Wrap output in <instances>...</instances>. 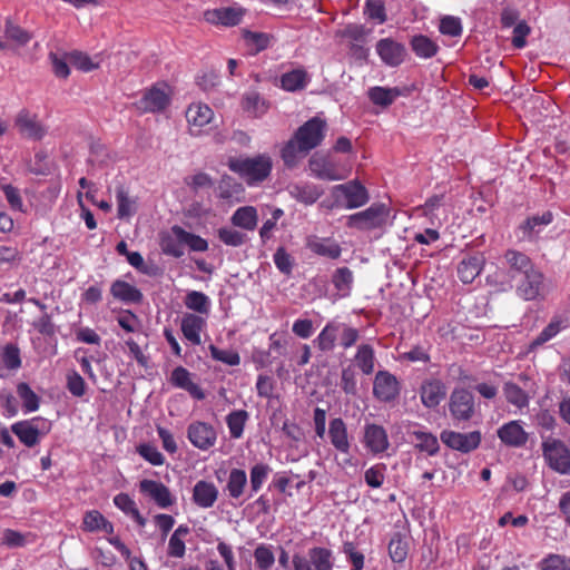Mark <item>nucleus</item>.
I'll return each mask as SVG.
<instances>
[{
	"label": "nucleus",
	"mask_w": 570,
	"mask_h": 570,
	"mask_svg": "<svg viewBox=\"0 0 570 570\" xmlns=\"http://www.w3.org/2000/svg\"><path fill=\"white\" fill-rule=\"evenodd\" d=\"M274 263L278 271L285 275H289L293 269L294 259L293 257L285 250L284 247H279L276 249L274 254Z\"/></svg>",
	"instance_id": "64"
},
{
	"label": "nucleus",
	"mask_w": 570,
	"mask_h": 570,
	"mask_svg": "<svg viewBox=\"0 0 570 570\" xmlns=\"http://www.w3.org/2000/svg\"><path fill=\"white\" fill-rule=\"evenodd\" d=\"M269 472V466L264 463H257L254 466H252L249 475L250 492L247 497L248 499L252 498L254 493L261 490V488L267 480Z\"/></svg>",
	"instance_id": "52"
},
{
	"label": "nucleus",
	"mask_w": 570,
	"mask_h": 570,
	"mask_svg": "<svg viewBox=\"0 0 570 570\" xmlns=\"http://www.w3.org/2000/svg\"><path fill=\"white\" fill-rule=\"evenodd\" d=\"M187 439L195 448L207 451L216 444L217 433L212 424L195 421L187 428Z\"/></svg>",
	"instance_id": "12"
},
{
	"label": "nucleus",
	"mask_w": 570,
	"mask_h": 570,
	"mask_svg": "<svg viewBox=\"0 0 570 570\" xmlns=\"http://www.w3.org/2000/svg\"><path fill=\"white\" fill-rule=\"evenodd\" d=\"M449 412L456 422H468L476 414L474 395L465 387H455L449 397Z\"/></svg>",
	"instance_id": "4"
},
{
	"label": "nucleus",
	"mask_w": 570,
	"mask_h": 570,
	"mask_svg": "<svg viewBox=\"0 0 570 570\" xmlns=\"http://www.w3.org/2000/svg\"><path fill=\"white\" fill-rule=\"evenodd\" d=\"M247 420L248 413L245 410L233 411L227 415L226 423L233 439H239L243 435Z\"/></svg>",
	"instance_id": "51"
},
{
	"label": "nucleus",
	"mask_w": 570,
	"mask_h": 570,
	"mask_svg": "<svg viewBox=\"0 0 570 570\" xmlns=\"http://www.w3.org/2000/svg\"><path fill=\"white\" fill-rule=\"evenodd\" d=\"M282 88L287 91L303 89L307 83V73L302 69L286 72L281 78Z\"/></svg>",
	"instance_id": "48"
},
{
	"label": "nucleus",
	"mask_w": 570,
	"mask_h": 570,
	"mask_svg": "<svg viewBox=\"0 0 570 570\" xmlns=\"http://www.w3.org/2000/svg\"><path fill=\"white\" fill-rule=\"evenodd\" d=\"M333 284L335 288L346 296L353 284V273L348 267H340L333 275Z\"/></svg>",
	"instance_id": "55"
},
{
	"label": "nucleus",
	"mask_w": 570,
	"mask_h": 570,
	"mask_svg": "<svg viewBox=\"0 0 570 570\" xmlns=\"http://www.w3.org/2000/svg\"><path fill=\"white\" fill-rule=\"evenodd\" d=\"M85 531L96 532L104 531L108 534L114 532V525L99 511L91 510L86 512L82 520Z\"/></svg>",
	"instance_id": "37"
},
{
	"label": "nucleus",
	"mask_w": 570,
	"mask_h": 570,
	"mask_svg": "<svg viewBox=\"0 0 570 570\" xmlns=\"http://www.w3.org/2000/svg\"><path fill=\"white\" fill-rule=\"evenodd\" d=\"M385 472L386 465L384 463L372 465L364 473L365 483L374 489L381 488L385 480Z\"/></svg>",
	"instance_id": "56"
},
{
	"label": "nucleus",
	"mask_w": 570,
	"mask_h": 570,
	"mask_svg": "<svg viewBox=\"0 0 570 570\" xmlns=\"http://www.w3.org/2000/svg\"><path fill=\"white\" fill-rule=\"evenodd\" d=\"M561 331V323L559 321L550 322L541 333L531 342L530 348L534 350L548 341L552 340Z\"/></svg>",
	"instance_id": "59"
},
{
	"label": "nucleus",
	"mask_w": 570,
	"mask_h": 570,
	"mask_svg": "<svg viewBox=\"0 0 570 570\" xmlns=\"http://www.w3.org/2000/svg\"><path fill=\"white\" fill-rule=\"evenodd\" d=\"M227 166L253 186L267 179L272 173L273 160L267 154H258L254 157H229Z\"/></svg>",
	"instance_id": "1"
},
{
	"label": "nucleus",
	"mask_w": 570,
	"mask_h": 570,
	"mask_svg": "<svg viewBox=\"0 0 570 570\" xmlns=\"http://www.w3.org/2000/svg\"><path fill=\"white\" fill-rule=\"evenodd\" d=\"M289 195L305 205L314 204L323 194V189L313 183H297L288 186Z\"/></svg>",
	"instance_id": "29"
},
{
	"label": "nucleus",
	"mask_w": 570,
	"mask_h": 570,
	"mask_svg": "<svg viewBox=\"0 0 570 570\" xmlns=\"http://www.w3.org/2000/svg\"><path fill=\"white\" fill-rule=\"evenodd\" d=\"M301 149V142L293 136L282 148L281 158L286 168H295L302 158L307 155Z\"/></svg>",
	"instance_id": "35"
},
{
	"label": "nucleus",
	"mask_w": 570,
	"mask_h": 570,
	"mask_svg": "<svg viewBox=\"0 0 570 570\" xmlns=\"http://www.w3.org/2000/svg\"><path fill=\"white\" fill-rule=\"evenodd\" d=\"M410 45H411L413 52L417 57L423 58V59H429V58L434 57L439 49L438 45L433 40H431L429 37L423 36V35L414 36L411 39Z\"/></svg>",
	"instance_id": "44"
},
{
	"label": "nucleus",
	"mask_w": 570,
	"mask_h": 570,
	"mask_svg": "<svg viewBox=\"0 0 570 570\" xmlns=\"http://www.w3.org/2000/svg\"><path fill=\"white\" fill-rule=\"evenodd\" d=\"M234 227L245 230H254L258 223V213L254 206H243L237 208L230 217Z\"/></svg>",
	"instance_id": "34"
},
{
	"label": "nucleus",
	"mask_w": 570,
	"mask_h": 570,
	"mask_svg": "<svg viewBox=\"0 0 570 570\" xmlns=\"http://www.w3.org/2000/svg\"><path fill=\"white\" fill-rule=\"evenodd\" d=\"M498 436L502 443L511 448L523 446L528 441V433L519 421H510L498 430Z\"/></svg>",
	"instance_id": "23"
},
{
	"label": "nucleus",
	"mask_w": 570,
	"mask_h": 570,
	"mask_svg": "<svg viewBox=\"0 0 570 570\" xmlns=\"http://www.w3.org/2000/svg\"><path fill=\"white\" fill-rule=\"evenodd\" d=\"M328 438L335 450L343 454H348L351 450V441L348 438L346 423L341 417L330 421Z\"/></svg>",
	"instance_id": "22"
},
{
	"label": "nucleus",
	"mask_w": 570,
	"mask_h": 570,
	"mask_svg": "<svg viewBox=\"0 0 570 570\" xmlns=\"http://www.w3.org/2000/svg\"><path fill=\"white\" fill-rule=\"evenodd\" d=\"M50 430V421L41 416L19 421L11 425L12 433L28 448L37 445Z\"/></svg>",
	"instance_id": "3"
},
{
	"label": "nucleus",
	"mask_w": 570,
	"mask_h": 570,
	"mask_svg": "<svg viewBox=\"0 0 570 570\" xmlns=\"http://www.w3.org/2000/svg\"><path fill=\"white\" fill-rule=\"evenodd\" d=\"M169 102L170 94L168 87L166 85H157L148 89L137 105L144 112H159L166 109Z\"/></svg>",
	"instance_id": "13"
},
{
	"label": "nucleus",
	"mask_w": 570,
	"mask_h": 570,
	"mask_svg": "<svg viewBox=\"0 0 570 570\" xmlns=\"http://www.w3.org/2000/svg\"><path fill=\"white\" fill-rule=\"evenodd\" d=\"M503 392L507 401L518 409L521 410L529 405L528 394L515 383L507 382L503 386Z\"/></svg>",
	"instance_id": "47"
},
{
	"label": "nucleus",
	"mask_w": 570,
	"mask_h": 570,
	"mask_svg": "<svg viewBox=\"0 0 570 570\" xmlns=\"http://www.w3.org/2000/svg\"><path fill=\"white\" fill-rule=\"evenodd\" d=\"M117 210L120 219L129 218L136 213V202L131 199L124 187L116 190Z\"/></svg>",
	"instance_id": "49"
},
{
	"label": "nucleus",
	"mask_w": 570,
	"mask_h": 570,
	"mask_svg": "<svg viewBox=\"0 0 570 570\" xmlns=\"http://www.w3.org/2000/svg\"><path fill=\"white\" fill-rule=\"evenodd\" d=\"M206 326V320L199 315L187 313L181 318L180 330L184 337L193 345L202 343L200 333Z\"/></svg>",
	"instance_id": "25"
},
{
	"label": "nucleus",
	"mask_w": 570,
	"mask_h": 570,
	"mask_svg": "<svg viewBox=\"0 0 570 570\" xmlns=\"http://www.w3.org/2000/svg\"><path fill=\"white\" fill-rule=\"evenodd\" d=\"M214 118V111L209 106L202 102H194L189 105L186 110V119L189 126V132L193 136H199L203 128L210 124Z\"/></svg>",
	"instance_id": "19"
},
{
	"label": "nucleus",
	"mask_w": 570,
	"mask_h": 570,
	"mask_svg": "<svg viewBox=\"0 0 570 570\" xmlns=\"http://www.w3.org/2000/svg\"><path fill=\"white\" fill-rule=\"evenodd\" d=\"M68 59L75 68L85 72L98 68V63H95L88 55L80 51L70 52Z\"/></svg>",
	"instance_id": "63"
},
{
	"label": "nucleus",
	"mask_w": 570,
	"mask_h": 570,
	"mask_svg": "<svg viewBox=\"0 0 570 570\" xmlns=\"http://www.w3.org/2000/svg\"><path fill=\"white\" fill-rule=\"evenodd\" d=\"M17 395L22 403L23 411L26 413L35 412L39 409L40 399L39 396L31 390L28 383L20 382L17 385Z\"/></svg>",
	"instance_id": "46"
},
{
	"label": "nucleus",
	"mask_w": 570,
	"mask_h": 570,
	"mask_svg": "<svg viewBox=\"0 0 570 570\" xmlns=\"http://www.w3.org/2000/svg\"><path fill=\"white\" fill-rule=\"evenodd\" d=\"M354 362L363 374L370 375L375 368V352L372 345L361 344L354 355Z\"/></svg>",
	"instance_id": "38"
},
{
	"label": "nucleus",
	"mask_w": 570,
	"mask_h": 570,
	"mask_svg": "<svg viewBox=\"0 0 570 570\" xmlns=\"http://www.w3.org/2000/svg\"><path fill=\"white\" fill-rule=\"evenodd\" d=\"M410 434L414 438V445L420 451L425 452L431 456L439 452L440 445L438 438L431 432L413 430Z\"/></svg>",
	"instance_id": "40"
},
{
	"label": "nucleus",
	"mask_w": 570,
	"mask_h": 570,
	"mask_svg": "<svg viewBox=\"0 0 570 570\" xmlns=\"http://www.w3.org/2000/svg\"><path fill=\"white\" fill-rule=\"evenodd\" d=\"M255 563L261 570H268L275 562L272 549L265 544L258 546L254 551Z\"/></svg>",
	"instance_id": "58"
},
{
	"label": "nucleus",
	"mask_w": 570,
	"mask_h": 570,
	"mask_svg": "<svg viewBox=\"0 0 570 570\" xmlns=\"http://www.w3.org/2000/svg\"><path fill=\"white\" fill-rule=\"evenodd\" d=\"M139 491L161 509H167L176 502L170 490L159 481L144 479L139 482Z\"/></svg>",
	"instance_id": "15"
},
{
	"label": "nucleus",
	"mask_w": 570,
	"mask_h": 570,
	"mask_svg": "<svg viewBox=\"0 0 570 570\" xmlns=\"http://www.w3.org/2000/svg\"><path fill=\"white\" fill-rule=\"evenodd\" d=\"M340 322L330 321L325 324L316 338L313 341L314 345L324 353L332 352L338 340Z\"/></svg>",
	"instance_id": "30"
},
{
	"label": "nucleus",
	"mask_w": 570,
	"mask_h": 570,
	"mask_svg": "<svg viewBox=\"0 0 570 570\" xmlns=\"http://www.w3.org/2000/svg\"><path fill=\"white\" fill-rule=\"evenodd\" d=\"M218 499L217 487L209 481L200 480L193 489L194 503L203 509L212 508Z\"/></svg>",
	"instance_id": "24"
},
{
	"label": "nucleus",
	"mask_w": 570,
	"mask_h": 570,
	"mask_svg": "<svg viewBox=\"0 0 570 570\" xmlns=\"http://www.w3.org/2000/svg\"><path fill=\"white\" fill-rule=\"evenodd\" d=\"M440 438L452 450L464 453L475 450L481 443V433L479 431L460 433L445 430L441 433Z\"/></svg>",
	"instance_id": "14"
},
{
	"label": "nucleus",
	"mask_w": 570,
	"mask_h": 570,
	"mask_svg": "<svg viewBox=\"0 0 570 570\" xmlns=\"http://www.w3.org/2000/svg\"><path fill=\"white\" fill-rule=\"evenodd\" d=\"M246 485V472L242 469H232L225 488L229 498L239 499L245 493Z\"/></svg>",
	"instance_id": "39"
},
{
	"label": "nucleus",
	"mask_w": 570,
	"mask_h": 570,
	"mask_svg": "<svg viewBox=\"0 0 570 570\" xmlns=\"http://www.w3.org/2000/svg\"><path fill=\"white\" fill-rule=\"evenodd\" d=\"M308 169L317 179L335 181L346 179L351 175L352 166L330 155L314 154L308 159Z\"/></svg>",
	"instance_id": "2"
},
{
	"label": "nucleus",
	"mask_w": 570,
	"mask_h": 570,
	"mask_svg": "<svg viewBox=\"0 0 570 570\" xmlns=\"http://www.w3.org/2000/svg\"><path fill=\"white\" fill-rule=\"evenodd\" d=\"M504 261L512 276L515 274L525 275L535 269L531 258L517 249H508L504 254Z\"/></svg>",
	"instance_id": "28"
},
{
	"label": "nucleus",
	"mask_w": 570,
	"mask_h": 570,
	"mask_svg": "<svg viewBox=\"0 0 570 570\" xmlns=\"http://www.w3.org/2000/svg\"><path fill=\"white\" fill-rule=\"evenodd\" d=\"M375 49L381 60L389 67L400 66L407 55L405 46L392 38L379 40Z\"/></svg>",
	"instance_id": "16"
},
{
	"label": "nucleus",
	"mask_w": 570,
	"mask_h": 570,
	"mask_svg": "<svg viewBox=\"0 0 570 570\" xmlns=\"http://www.w3.org/2000/svg\"><path fill=\"white\" fill-rule=\"evenodd\" d=\"M179 237L184 242L185 246H187L193 252L203 253L208 249V242L199 235L189 233L184 229L179 232Z\"/></svg>",
	"instance_id": "60"
},
{
	"label": "nucleus",
	"mask_w": 570,
	"mask_h": 570,
	"mask_svg": "<svg viewBox=\"0 0 570 570\" xmlns=\"http://www.w3.org/2000/svg\"><path fill=\"white\" fill-rule=\"evenodd\" d=\"M14 125L21 135L35 140L42 139L47 134V129L39 121L38 116L27 109L17 114Z\"/></svg>",
	"instance_id": "18"
},
{
	"label": "nucleus",
	"mask_w": 570,
	"mask_h": 570,
	"mask_svg": "<svg viewBox=\"0 0 570 570\" xmlns=\"http://www.w3.org/2000/svg\"><path fill=\"white\" fill-rule=\"evenodd\" d=\"M389 217V208L384 204H372L365 210L355 213L347 218V226L361 230H371L383 226Z\"/></svg>",
	"instance_id": "6"
},
{
	"label": "nucleus",
	"mask_w": 570,
	"mask_h": 570,
	"mask_svg": "<svg viewBox=\"0 0 570 570\" xmlns=\"http://www.w3.org/2000/svg\"><path fill=\"white\" fill-rule=\"evenodd\" d=\"M552 220L553 215L551 212H546L542 215H534L529 217L519 226V230L522 233L521 239H533L542 230V228L551 224Z\"/></svg>",
	"instance_id": "31"
},
{
	"label": "nucleus",
	"mask_w": 570,
	"mask_h": 570,
	"mask_svg": "<svg viewBox=\"0 0 570 570\" xmlns=\"http://www.w3.org/2000/svg\"><path fill=\"white\" fill-rule=\"evenodd\" d=\"M242 107L253 117H262L269 108V104L256 91H248L243 96Z\"/></svg>",
	"instance_id": "36"
},
{
	"label": "nucleus",
	"mask_w": 570,
	"mask_h": 570,
	"mask_svg": "<svg viewBox=\"0 0 570 570\" xmlns=\"http://www.w3.org/2000/svg\"><path fill=\"white\" fill-rule=\"evenodd\" d=\"M332 194L337 203L343 198L344 206L348 209L361 207L368 202L367 190L358 180L336 185Z\"/></svg>",
	"instance_id": "9"
},
{
	"label": "nucleus",
	"mask_w": 570,
	"mask_h": 570,
	"mask_svg": "<svg viewBox=\"0 0 570 570\" xmlns=\"http://www.w3.org/2000/svg\"><path fill=\"white\" fill-rule=\"evenodd\" d=\"M245 10L239 6L208 9L204 12V19L212 24L234 27L242 22Z\"/></svg>",
	"instance_id": "17"
},
{
	"label": "nucleus",
	"mask_w": 570,
	"mask_h": 570,
	"mask_svg": "<svg viewBox=\"0 0 570 570\" xmlns=\"http://www.w3.org/2000/svg\"><path fill=\"white\" fill-rule=\"evenodd\" d=\"M217 236L222 243L226 246L239 247L243 246L247 240V235L233 227H222L217 230Z\"/></svg>",
	"instance_id": "53"
},
{
	"label": "nucleus",
	"mask_w": 570,
	"mask_h": 570,
	"mask_svg": "<svg viewBox=\"0 0 570 570\" xmlns=\"http://www.w3.org/2000/svg\"><path fill=\"white\" fill-rule=\"evenodd\" d=\"M185 306L198 314H208L210 309V299L203 292L190 291L184 299Z\"/></svg>",
	"instance_id": "45"
},
{
	"label": "nucleus",
	"mask_w": 570,
	"mask_h": 570,
	"mask_svg": "<svg viewBox=\"0 0 570 570\" xmlns=\"http://www.w3.org/2000/svg\"><path fill=\"white\" fill-rule=\"evenodd\" d=\"M389 554L394 562H403L407 557V543L400 534H394L389 543Z\"/></svg>",
	"instance_id": "57"
},
{
	"label": "nucleus",
	"mask_w": 570,
	"mask_h": 570,
	"mask_svg": "<svg viewBox=\"0 0 570 570\" xmlns=\"http://www.w3.org/2000/svg\"><path fill=\"white\" fill-rule=\"evenodd\" d=\"M110 293L116 299L126 304H137L142 301L141 292L121 279H117L111 284Z\"/></svg>",
	"instance_id": "32"
},
{
	"label": "nucleus",
	"mask_w": 570,
	"mask_h": 570,
	"mask_svg": "<svg viewBox=\"0 0 570 570\" xmlns=\"http://www.w3.org/2000/svg\"><path fill=\"white\" fill-rule=\"evenodd\" d=\"M361 334L360 331L350 324L340 322V330H338V345L348 350L352 346H354L357 341L360 340Z\"/></svg>",
	"instance_id": "54"
},
{
	"label": "nucleus",
	"mask_w": 570,
	"mask_h": 570,
	"mask_svg": "<svg viewBox=\"0 0 570 570\" xmlns=\"http://www.w3.org/2000/svg\"><path fill=\"white\" fill-rule=\"evenodd\" d=\"M401 95V90L396 87L394 88H385V87H372L368 90L370 100L380 107H389L394 100Z\"/></svg>",
	"instance_id": "43"
},
{
	"label": "nucleus",
	"mask_w": 570,
	"mask_h": 570,
	"mask_svg": "<svg viewBox=\"0 0 570 570\" xmlns=\"http://www.w3.org/2000/svg\"><path fill=\"white\" fill-rule=\"evenodd\" d=\"M169 381L174 386L187 391L196 400L205 399L204 391L191 381V374L187 368L183 366L174 368Z\"/></svg>",
	"instance_id": "26"
},
{
	"label": "nucleus",
	"mask_w": 570,
	"mask_h": 570,
	"mask_svg": "<svg viewBox=\"0 0 570 570\" xmlns=\"http://www.w3.org/2000/svg\"><path fill=\"white\" fill-rule=\"evenodd\" d=\"M190 530L186 524H180L168 541L167 554L174 558H183L186 552L184 539L189 534Z\"/></svg>",
	"instance_id": "41"
},
{
	"label": "nucleus",
	"mask_w": 570,
	"mask_h": 570,
	"mask_svg": "<svg viewBox=\"0 0 570 570\" xmlns=\"http://www.w3.org/2000/svg\"><path fill=\"white\" fill-rule=\"evenodd\" d=\"M294 570H333V552L323 547H314L306 556L295 554L293 557Z\"/></svg>",
	"instance_id": "7"
},
{
	"label": "nucleus",
	"mask_w": 570,
	"mask_h": 570,
	"mask_svg": "<svg viewBox=\"0 0 570 570\" xmlns=\"http://www.w3.org/2000/svg\"><path fill=\"white\" fill-rule=\"evenodd\" d=\"M183 227L174 225L169 232L160 235V248L165 255L179 258L184 255V242L179 237Z\"/></svg>",
	"instance_id": "27"
},
{
	"label": "nucleus",
	"mask_w": 570,
	"mask_h": 570,
	"mask_svg": "<svg viewBox=\"0 0 570 570\" xmlns=\"http://www.w3.org/2000/svg\"><path fill=\"white\" fill-rule=\"evenodd\" d=\"M517 295L524 301H534L544 296V275L538 269L523 275L515 287Z\"/></svg>",
	"instance_id": "11"
},
{
	"label": "nucleus",
	"mask_w": 570,
	"mask_h": 570,
	"mask_svg": "<svg viewBox=\"0 0 570 570\" xmlns=\"http://www.w3.org/2000/svg\"><path fill=\"white\" fill-rule=\"evenodd\" d=\"M307 247L320 256H325L331 259H336L341 256V246L331 238H320L312 236L307 239Z\"/></svg>",
	"instance_id": "33"
},
{
	"label": "nucleus",
	"mask_w": 570,
	"mask_h": 570,
	"mask_svg": "<svg viewBox=\"0 0 570 570\" xmlns=\"http://www.w3.org/2000/svg\"><path fill=\"white\" fill-rule=\"evenodd\" d=\"M482 271V259L479 257H469L463 259L458 266V275L462 283L470 284Z\"/></svg>",
	"instance_id": "42"
},
{
	"label": "nucleus",
	"mask_w": 570,
	"mask_h": 570,
	"mask_svg": "<svg viewBox=\"0 0 570 570\" xmlns=\"http://www.w3.org/2000/svg\"><path fill=\"white\" fill-rule=\"evenodd\" d=\"M67 389L73 396L81 397L86 394L87 384L78 372L69 371L67 373Z\"/></svg>",
	"instance_id": "61"
},
{
	"label": "nucleus",
	"mask_w": 570,
	"mask_h": 570,
	"mask_svg": "<svg viewBox=\"0 0 570 570\" xmlns=\"http://www.w3.org/2000/svg\"><path fill=\"white\" fill-rule=\"evenodd\" d=\"M542 450L551 469L561 474L570 471V451L562 441L549 436L543 440Z\"/></svg>",
	"instance_id": "8"
},
{
	"label": "nucleus",
	"mask_w": 570,
	"mask_h": 570,
	"mask_svg": "<svg viewBox=\"0 0 570 570\" xmlns=\"http://www.w3.org/2000/svg\"><path fill=\"white\" fill-rule=\"evenodd\" d=\"M210 355L214 360L223 362L227 365L235 366L240 363V356L237 352L232 350H220L215 345L209 346Z\"/></svg>",
	"instance_id": "62"
},
{
	"label": "nucleus",
	"mask_w": 570,
	"mask_h": 570,
	"mask_svg": "<svg viewBox=\"0 0 570 570\" xmlns=\"http://www.w3.org/2000/svg\"><path fill=\"white\" fill-rule=\"evenodd\" d=\"M446 387L440 380H429L420 387L422 404L428 409L436 407L445 397Z\"/></svg>",
	"instance_id": "21"
},
{
	"label": "nucleus",
	"mask_w": 570,
	"mask_h": 570,
	"mask_svg": "<svg viewBox=\"0 0 570 570\" xmlns=\"http://www.w3.org/2000/svg\"><path fill=\"white\" fill-rule=\"evenodd\" d=\"M326 130V121L320 117H313L297 128L294 137L301 142V149L309 153L322 144Z\"/></svg>",
	"instance_id": "5"
},
{
	"label": "nucleus",
	"mask_w": 570,
	"mask_h": 570,
	"mask_svg": "<svg viewBox=\"0 0 570 570\" xmlns=\"http://www.w3.org/2000/svg\"><path fill=\"white\" fill-rule=\"evenodd\" d=\"M401 392V384L389 371H379L373 382V395L384 403L395 401Z\"/></svg>",
	"instance_id": "10"
},
{
	"label": "nucleus",
	"mask_w": 570,
	"mask_h": 570,
	"mask_svg": "<svg viewBox=\"0 0 570 570\" xmlns=\"http://www.w3.org/2000/svg\"><path fill=\"white\" fill-rule=\"evenodd\" d=\"M538 570H570V557L549 553L537 563Z\"/></svg>",
	"instance_id": "50"
},
{
	"label": "nucleus",
	"mask_w": 570,
	"mask_h": 570,
	"mask_svg": "<svg viewBox=\"0 0 570 570\" xmlns=\"http://www.w3.org/2000/svg\"><path fill=\"white\" fill-rule=\"evenodd\" d=\"M364 446L373 454L385 452L390 441L385 429L377 424H366L363 436Z\"/></svg>",
	"instance_id": "20"
}]
</instances>
